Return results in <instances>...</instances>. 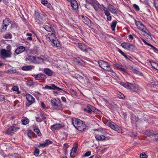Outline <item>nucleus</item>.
Returning a JSON list of instances; mask_svg holds the SVG:
<instances>
[{
    "label": "nucleus",
    "mask_w": 158,
    "mask_h": 158,
    "mask_svg": "<svg viewBox=\"0 0 158 158\" xmlns=\"http://www.w3.org/2000/svg\"><path fill=\"white\" fill-rule=\"evenodd\" d=\"M72 123L74 127L78 130L82 131L85 128V125L80 119L73 118H72Z\"/></svg>",
    "instance_id": "nucleus-1"
},
{
    "label": "nucleus",
    "mask_w": 158,
    "mask_h": 158,
    "mask_svg": "<svg viewBox=\"0 0 158 158\" xmlns=\"http://www.w3.org/2000/svg\"><path fill=\"white\" fill-rule=\"evenodd\" d=\"M25 60L30 63L39 64L43 62V60L39 57L28 55L26 57Z\"/></svg>",
    "instance_id": "nucleus-2"
},
{
    "label": "nucleus",
    "mask_w": 158,
    "mask_h": 158,
    "mask_svg": "<svg viewBox=\"0 0 158 158\" xmlns=\"http://www.w3.org/2000/svg\"><path fill=\"white\" fill-rule=\"evenodd\" d=\"M121 84L125 88L131 89L134 92H137L139 89V86L135 84H132L129 82L125 83L121 82Z\"/></svg>",
    "instance_id": "nucleus-3"
},
{
    "label": "nucleus",
    "mask_w": 158,
    "mask_h": 158,
    "mask_svg": "<svg viewBox=\"0 0 158 158\" xmlns=\"http://www.w3.org/2000/svg\"><path fill=\"white\" fill-rule=\"evenodd\" d=\"M98 64L99 66L103 69L110 72L112 70L108 63L105 61L99 60L98 61Z\"/></svg>",
    "instance_id": "nucleus-4"
},
{
    "label": "nucleus",
    "mask_w": 158,
    "mask_h": 158,
    "mask_svg": "<svg viewBox=\"0 0 158 158\" xmlns=\"http://www.w3.org/2000/svg\"><path fill=\"white\" fill-rule=\"evenodd\" d=\"M49 36L48 37V39L54 44V45L56 46L57 47H59V42L58 41V39L55 37L54 34L50 33H49Z\"/></svg>",
    "instance_id": "nucleus-5"
},
{
    "label": "nucleus",
    "mask_w": 158,
    "mask_h": 158,
    "mask_svg": "<svg viewBox=\"0 0 158 158\" xmlns=\"http://www.w3.org/2000/svg\"><path fill=\"white\" fill-rule=\"evenodd\" d=\"M135 23L139 29L143 32H145L147 33V32H148V30L142 22L139 21H136Z\"/></svg>",
    "instance_id": "nucleus-6"
},
{
    "label": "nucleus",
    "mask_w": 158,
    "mask_h": 158,
    "mask_svg": "<svg viewBox=\"0 0 158 158\" xmlns=\"http://www.w3.org/2000/svg\"><path fill=\"white\" fill-rule=\"evenodd\" d=\"M52 106L55 109H57L59 107V99L58 98H53L51 101Z\"/></svg>",
    "instance_id": "nucleus-7"
},
{
    "label": "nucleus",
    "mask_w": 158,
    "mask_h": 158,
    "mask_svg": "<svg viewBox=\"0 0 158 158\" xmlns=\"http://www.w3.org/2000/svg\"><path fill=\"white\" fill-rule=\"evenodd\" d=\"M11 53H9L5 49H2L1 51V55L3 58L11 57Z\"/></svg>",
    "instance_id": "nucleus-8"
},
{
    "label": "nucleus",
    "mask_w": 158,
    "mask_h": 158,
    "mask_svg": "<svg viewBox=\"0 0 158 158\" xmlns=\"http://www.w3.org/2000/svg\"><path fill=\"white\" fill-rule=\"evenodd\" d=\"M78 44L79 49L83 52H87L89 49V47L84 44L78 43Z\"/></svg>",
    "instance_id": "nucleus-9"
},
{
    "label": "nucleus",
    "mask_w": 158,
    "mask_h": 158,
    "mask_svg": "<svg viewBox=\"0 0 158 158\" xmlns=\"http://www.w3.org/2000/svg\"><path fill=\"white\" fill-rule=\"evenodd\" d=\"M82 18L83 21L85 24L89 27L91 26V21L88 18L84 15H82Z\"/></svg>",
    "instance_id": "nucleus-10"
},
{
    "label": "nucleus",
    "mask_w": 158,
    "mask_h": 158,
    "mask_svg": "<svg viewBox=\"0 0 158 158\" xmlns=\"http://www.w3.org/2000/svg\"><path fill=\"white\" fill-rule=\"evenodd\" d=\"M87 108L88 109V113H91L92 112H94L95 113H97L98 111V110L96 109L93 106L89 104H88L87 105Z\"/></svg>",
    "instance_id": "nucleus-11"
},
{
    "label": "nucleus",
    "mask_w": 158,
    "mask_h": 158,
    "mask_svg": "<svg viewBox=\"0 0 158 158\" xmlns=\"http://www.w3.org/2000/svg\"><path fill=\"white\" fill-rule=\"evenodd\" d=\"M103 9L105 15L106 16L107 20L109 21H111L112 19V17L110 14L107 8L104 7Z\"/></svg>",
    "instance_id": "nucleus-12"
},
{
    "label": "nucleus",
    "mask_w": 158,
    "mask_h": 158,
    "mask_svg": "<svg viewBox=\"0 0 158 158\" xmlns=\"http://www.w3.org/2000/svg\"><path fill=\"white\" fill-rule=\"evenodd\" d=\"M26 99L30 103V104H31L35 102V98L31 94H27L26 95Z\"/></svg>",
    "instance_id": "nucleus-13"
},
{
    "label": "nucleus",
    "mask_w": 158,
    "mask_h": 158,
    "mask_svg": "<svg viewBox=\"0 0 158 158\" xmlns=\"http://www.w3.org/2000/svg\"><path fill=\"white\" fill-rule=\"evenodd\" d=\"M18 130L17 128L13 127H9L6 131L7 134L9 135H12L13 133L16 132Z\"/></svg>",
    "instance_id": "nucleus-14"
},
{
    "label": "nucleus",
    "mask_w": 158,
    "mask_h": 158,
    "mask_svg": "<svg viewBox=\"0 0 158 158\" xmlns=\"http://www.w3.org/2000/svg\"><path fill=\"white\" fill-rule=\"evenodd\" d=\"M25 50V48L23 46H20L18 47L15 51V52L16 54H20Z\"/></svg>",
    "instance_id": "nucleus-15"
},
{
    "label": "nucleus",
    "mask_w": 158,
    "mask_h": 158,
    "mask_svg": "<svg viewBox=\"0 0 158 158\" xmlns=\"http://www.w3.org/2000/svg\"><path fill=\"white\" fill-rule=\"evenodd\" d=\"M75 61L76 63L78 65H84L85 64V62L84 60L78 57L75 59Z\"/></svg>",
    "instance_id": "nucleus-16"
},
{
    "label": "nucleus",
    "mask_w": 158,
    "mask_h": 158,
    "mask_svg": "<svg viewBox=\"0 0 158 158\" xmlns=\"http://www.w3.org/2000/svg\"><path fill=\"white\" fill-rule=\"evenodd\" d=\"M44 88L50 90H59V87H57L54 84H52L51 86H49L48 85H46Z\"/></svg>",
    "instance_id": "nucleus-17"
},
{
    "label": "nucleus",
    "mask_w": 158,
    "mask_h": 158,
    "mask_svg": "<svg viewBox=\"0 0 158 158\" xmlns=\"http://www.w3.org/2000/svg\"><path fill=\"white\" fill-rule=\"evenodd\" d=\"M44 73L48 76H52L53 73V72L49 68H45L44 70Z\"/></svg>",
    "instance_id": "nucleus-18"
},
{
    "label": "nucleus",
    "mask_w": 158,
    "mask_h": 158,
    "mask_svg": "<svg viewBox=\"0 0 158 158\" xmlns=\"http://www.w3.org/2000/svg\"><path fill=\"white\" fill-rule=\"evenodd\" d=\"M34 68V66L32 65H27L22 67V69L23 71H27L32 70Z\"/></svg>",
    "instance_id": "nucleus-19"
},
{
    "label": "nucleus",
    "mask_w": 158,
    "mask_h": 158,
    "mask_svg": "<svg viewBox=\"0 0 158 158\" xmlns=\"http://www.w3.org/2000/svg\"><path fill=\"white\" fill-rule=\"evenodd\" d=\"M108 126L111 128L115 131H117L118 130V126L114 123L111 122L108 124Z\"/></svg>",
    "instance_id": "nucleus-20"
},
{
    "label": "nucleus",
    "mask_w": 158,
    "mask_h": 158,
    "mask_svg": "<svg viewBox=\"0 0 158 158\" xmlns=\"http://www.w3.org/2000/svg\"><path fill=\"white\" fill-rule=\"evenodd\" d=\"M109 11L113 14L116 13V8L113 6L111 5H109L107 9Z\"/></svg>",
    "instance_id": "nucleus-21"
},
{
    "label": "nucleus",
    "mask_w": 158,
    "mask_h": 158,
    "mask_svg": "<svg viewBox=\"0 0 158 158\" xmlns=\"http://www.w3.org/2000/svg\"><path fill=\"white\" fill-rule=\"evenodd\" d=\"M44 28L47 31L49 32H53L54 31V28L52 27L51 26L48 25H44L43 26Z\"/></svg>",
    "instance_id": "nucleus-22"
},
{
    "label": "nucleus",
    "mask_w": 158,
    "mask_h": 158,
    "mask_svg": "<svg viewBox=\"0 0 158 158\" xmlns=\"http://www.w3.org/2000/svg\"><path fill=\"white\" fill-rule=\"evenodd\" d=\"M71 6L74 10H76L78 7V5L77 1L75 0H73L70 2Z\"/></svg>",
    "instance_id": "nucleus-23"
},
{
    "label": "nucleus",
    "mask_w": 158,
    "mask_h": 158,
    "mask_svg": "<svg viewBox=\"0 0 158 158\" xmlns=\"http://www.w3.org/2000/svg\"><path fill=\"white\" fill-rule=\"evenodd\" d=\"M92 5L95 10L96 11H98L100 9V4L97 2H94L92 3Z\"/></svg>",
    "instance_id": "nucleus-24"
},
{
    "label": "nucleus",
    "mask_w": 158,
    "mask_h": 158,
    "mask_svg": "<svg viewBox=\"0 0 158 158\" xmlns=\"http://www.w3.org/2000/svg\"><path fill=\"white\" fill-rule=\"evenodd\" d=\"M95 138L97 140L103 141L105 139L106 137L103 135H97L95 136Z\"/></svg>",
    "instance_id": "nucleus-25"
},
{
    "label": "nucleus",
    "mask_w": 158,
    "mask_h": 158,
    "mask_svg": "<svg viewBox=\"0 0 158 158\" xmlns=\"http://www.w3.org/2000/svg\"><path fill=\"white\" fill-rule=\"evenodd\" d=\"M59 128V124H56L51 126V129L53 131L57 130Z\"/></svg>",
    "instance_id": "nucleus-26"
},
{
    "label": "nucleus",
    "mask_w": 158,
    "mask_h": 158,
    "mask_svg": "<svg viewBox=\"0 0 158 158\" xmlns=\"http://www.w3.org/2000/svg\"><path fill=\"white\" fill-rule=\"evenodd\" d=\"M129 43L127 42H124L121 44V46L124 49H128Z\"/></svg>",
    "instance_id": "nucleus-27"
},
{
    "label": "nucleus",
    "mask_w": 158,
    "mask_h": 158,
    "mask_svg": "<svg viewBox=\"0 0 158 158\" xmlns=\"http://www.w3.org/2000/svg\"><path fill=\"white\" fill-rule=\"evenodd\" d=\"M117 23V21L115 20L113 21L111 26V29L113 31H114Z\"/></svg>",
    "instance_id": "nucleus-28"
},
{
    "label": "nucleus",
    "mask_w": 158,
    "mask_h": 158,
    "mask_svg": "<svg viewBox=\"0 0 158 158\" xmlns=\"http://www.w3.org/2000/svg\"><path fill=\"white\" fill-rule=\"evenodd\" d=\"M115 67L117 69L122 71L123 72H125V69L123 68L122 65L117 64L115 65Z\"/></svg>",
    "instance_id": "nucleus-29"
},
{
    "label": "nucleus",
    "mask_w": 158,
    "mask_h": 158,
    "mask_svg": "<svg viewBox=\"0 0 158 158\" xmlns=\"http://www.w3.org/2000/svg\"><path fill=\"white\" fill-rule=\"evenodd\" d=\"M3 38L7 39H11L12 38V35L10 32L7 33L3 35Z\"/></svg>",
    "instance_id": "nucleus-30"
},
{
    "label": "nucleus",
    "mask_w": 158,
    "mask_h": 158,
    "mask_svg": "<svg viewBox=\"0 0 158 158\" xmlns=\"http://www.w3.org/2000/svg\"><path fill=\"white\" fill-rule=\"evenodd\" d=\"M129 46L128 49L129 50L132 51L135 50H136V48L133 45L129 43Z\"/></svg>",
    "instance_id": "nucleus-31"
},
{
    "label": "nucleus",
    "mask_w": 158,
    "mask_h": 158,
    "mask_svg": "<svg viewBox=\"0 0 158 158\" xmlns=\"http://www.w3.org/2000/svg\"><path fill=\"white\" fill-rule=\"evenodd\" d=\"M3 24L8 25L10 24L11 22L10 19H9L7 18L3 20Z\"/></svg>",
    "instance_id": "nucleus-32"
},
{
    "label": "nucleus",
    "mask_w": 158,
    "mask_h": 158,
    "mask_svg": "<svg viewBox=\"0 0 158 158\" xmlns=\"http://www.w3.org/2000/svg\"><path fill=\"white\" fill-rule=\"evenodd\" d=\"M152 67L158 71V64L157 63L154 62H152L151 63Z\"/></svg>",
    "instance_id": "nucleus-33"
},
{
    "label": "nucleus",
    "mask_w": 158,
    "mask_h": 158,
    "mask_svg": "<svg viewBox=\"0 0 158 158\" xmlns=\"http://www.w3.org/2000/svg\"><path fill=\"white\" fill-rule=\"evenodd\" d=\"M21 122L23 124L26 125L29 122V120L28 118L22 119L21 120Z\"/></svg>",
    "instance_id": "nucleus-34"
},
{
    "label": "nucleus",
    "mask_w": 158,
    "mask_h": 158,
    "mask_svg": "<svg viewBox=\"0 0 158 158\" xmlns=\"http://www.w3.org/2000/svg\"><path fill=\"white\" fill-rule=\"evenodd\" d=\"M75 77L79 81H83V77L78 74L76 75Z\"/></svg>",
    "instance_id": "nucleus-35"
},
{
    "label": "nucleus",
    "mask_w": 158,
    "mask_h": 158,
    "mask_svg": "<svg viewBox=\"0 0 158 158\" xmlns=\"http://www.w3.org/2000/svg\"><path fill=\"white\" fill-rule=\"evenodd\" d=\"M34 131L39 136H40L41 135V134L40 132V130L38 128L34 127Z\"/></svg>",
    "instance_id": "nucleus-36"
},
{
    "label": "nucleus",
    "mask_w": 158,
    "mask_h": 158,
    "mask_svg": "<svg viewBox=\"0 0 158 158\" xmlns=\"http://www.w3.org/2000/svg\"><path fill=\"white\" fill-rule=\"evenodd\" d=\"M32 76L36 80H41L40 73L37 74H33Z\"/></svg>",
    "instance_id": "nucleus-37"
},
{
    "label": "nucleus",
    "mask_w": 158,
    "mask_h": 158,
    "mask_svg": "<svg viewBox=\"0 0 158 158\" xmlns=\"http://www.w3.org/2000/svg\"><path fill=\"white\" fill-rule=\"evenodd\" d=\"M69 146L67 143H64V146L63 147V149L64 152L65 154L67 152V149L69 148Z\"/></svg>",
    "instance_id": "nucleus-38"
},
{
    "label": "nucleus",
    "mask_w": 158,
    "mask_h": 158,
    "mask_svg": "<svg viewBox=\"0 0 158 158\" xmlns=\"http://www.w3.org/2000/svg\"><path fill=\"white\" fill-rule=\"evenodd\" d=\"M39 150L37 148H35V150L34 152V154L35 156H38L39 153Z\"/></svg>",
    "instance_id": "nucleus-39"
},
{
    "label": "nucleus",
    "mask_w": 158,
    "mask_h": 158,
    "mask_svg": "<svg viewBox=\"0 0 158 158\" xmlns=\"http://www.w3.org/2000/svg\"><path fill=\"white\" fill-rule=\"evenodd\" d=\"M143 33H145L146 34L145 35V36H147V39H149L152 38L151 36L150 35V32L148 30V32H147V33L145 32H143Z\"/></svg>",
    "instance_id": "nucleus-40"
},
{
    "label": "nucleus",
    "mask_w": 158,
    "mask_h": 158,
    "mask_svg": "<svg viewBox=\"0 0 158 158\" xmlns=\"http://www.w3.org/2000/svg\"><path fill=\"white\" fill-rule=\"evenodd\" d=\"M148 156L144 152L141 153L140 155V158H147Z\"/></svg>",
    "instance_id": "nucleus-41"
},
{
    "label": "nucleus",
    "mask_w": 158,
    "mask_h": 158,
    "mask_svg": "<svg viewBox=\"0 0 158 158\" xmlns=\"http://www.w3.org/2000/svg\"><path fill=\"white\" fill-rule=\"evenodd\" d=\"M40 116L42 118V119L44 120L46 118L47 115L44 113H41L40 114Z\"/></svg>",
    "instance_id": "nucleus-42"
},
{
    "label": "nucleus",
    "mask_w": 158,
    "mask_h": 158,
    "mask_svg": "<svg viewBox=\"0 0 158 158\" xmlns=\"http://www.w3.org/2000/svg\"><path fill=\"white\" fill-rule=\"evenodd\" d=\"M11 46L10 45H9L7 46L6 48V51L9 52V53H11Z\"/></svg>",
    "instance_id": "nucleus-43"
},
{
    "label": "nucleus",
    "mask_w": 158,
    "mask_h": 158,
    "mask_svg": "<svg viewBox=\"0 0 158 158\" xmlns=\"http://www.w3.org/2000/svg\"><path fill=\"white\" fill-rule=\"evenodd\" d=\"M40 76L41 80H45L46 78V77L44 74L40 73Z\"/></svg>",
    "instance_id": "nucleus-44"
},
{
    "label": "nucleus",
    "mask_w": 158,
    "mask_h": 158,
    "mask_svg": "<svg viewBox=\"0 0 158 158\" xmlns=\"http://www.w3.org/2000/svg\"><path fill=\"white\" fill-rule=\"evenodd\" d=\"M91 153V152L90 151H88L86 152L85 154L84 155V157H87L89 156Z\"/></svg>",
    "instance_id": "nucleus-45"
},
{
    "label": "nucleus",
    "mask_w": 158,
    "mask_h": 158,
    "mask_svg": "<svg viewBox=\"0 0 158 158\" xmlns=\"http://www.w3.org/2000/svg\"><path fill=\"white\" fill-rule=\"evenodd\" d=\"M77 145H76V146L74 147L72 149L71 152H73L74 153H75L76 152V151L77 150Z\"/></svg>",
    "instance_id": "nucleus-46"
},
{
    "label": "nucleus",
    "mask_w": 158,
    "mask_h": 158,
    "mask_svg": "<svg viewBox=\"0 0 158 158\" xmlns=\"http://www.w3.org/2000/svg\"><path fill=\"white\" fill-rule=\"evenodd\" d=\"M12 89L14 91H17L19 90V88L18 86H15L12 88Z\"/></svg>",
    "instance_id": "nucleus-47"
},
{
    "label": "nucleus",
    "mask_w": 158,
    "mask_h": 158,
    "mask_svg": "<svg viewBox=\"0 0 158 158\" xmlns=\"http://www.w3.org/2000/svg\"><path fill=\"white\" fill-rule=\"evenodd\" d=\"M133 7L137 11H139V7L136 4H134L133 5Z\"/></svg>",
    "instance_id": "nucleus-48"
},
{
    "label": "nucleus",
    "mask_w": 158,
    "mask_h": 158,
    "mask_svg": "<svg viewBox=\"0 0 158 158\" xmlns=\"http://www.w3.org/2000/svg\"><path fill=\"white\" fill-rule=\"evenodd\" d=\"M5 100V97L2 95H0V100L1 101H3Z\"/></svg>",
    "instance_id": "nucleus-49"
},
{
    "label": "nucleus",
    "mask_w": 158,
    "mask_h": 158,
    "mask_svg": "<svg viewBox=\"0 0 158 158\" xmlns=\"http://www.w3.org/2000/svg\"><path fill=\"white\" fill-rule=\"evenodd\" d=\"M150 86L152 87V88H155V87H156V84H155V83L154 82H151L150 83Z\"/></svg>",
    "instance_id": "nucleus-50"
},
{
    "label": "nucleus",
    "mask_w": 158,
    "mask_h": 158,
    "mask_svg": "<svg viewBox=\"0 0 158 158\" xmlns=\"http://www.w3.org/2000/svg\"><path fill=\"white\" fill-rule=\"evenodd\" d=\"M41 2L44 5H46L48 4V1L45 0H41Z\"/></svg>",
    "instance_id": "nucleus-51"
},
{
    "label": "nucleus",
    "mask_w": 158,
    "mask_h": 158,
    "mask_svg": "<svg viewBox=\"0 0 158 158\" xmlns=\"http://www.w3.org/2000/svg\"><path fill=\"white\" fill-rule=\"evenodd\" d=\"M36 121L40 123L42 121L40 118V117H36Z\"/></svg>",
    "instance_id": "nucleus-52"
},
{
    "label": "nucleus",
    "mask_w": 158,
    "mask_h": 158,
    "mask_svg": "<svg viewBox=\"0 0 158 158\" xmlns=\"http://www.w3.org/2000/svg\"><path fill=\"white\" fill-rule=\"evenodd\" d=\"M41 107L43 108H44V109H45L46 108V106L45 105V104H44V102H41Z\"/></svg>",
    "instance_id": "nucleus-53"
},
{
    "label": "nucleus",
    "mask_w": 158,
    "mask_h": 158,
    "mask_svg": "<svg viewBox=\"0 0 158 158\" xmlns=\"http://www.w3.org/2000/svg\"><path fill=\"white\" fill-rule=\"evenodd\" d=\"M27 135L29 137H30L31 138L33 137L32 134L31 132L28 133Z\"/></svg>",
    "instance_id": "nucleus-54"
},
{
    "label": "nucleus",
    "mask_w": 158,
    "mask_h": 158,
    "mask_svg": "<svg viewBox=\"0 0 158 158\" xmlns=\"http://www.w3.org/2000/svg\"><path fill=\"white\" fill-rule=\"evenodd\" d=\"M62 128L64 129H65V127L64 123L60 124V129Z\"/></svg>",
    "instance_id": "nucleus-55"
},
{
    "label": "nucleus",
    "mask_w": 158,
    "mask_h": 158,
    "mask_svg": "<svg viewBox=\"0 0 158 158\" xmlns=\"http://www.w3.org/2000/svg\"><path fill=\"white\" fill-rule=\"evenodd\" d=\"M46 143H47L48 146L49 144H52V141H50L49 139H47L46 140Z\"/></svg>",
    "instance_id": "nucleus-56"
},
{
    "label": "nucleus",
    "mask_w": 158,
    "mask_h": 158,
    "mask_svg": "<svg viewBox=\"0 0 158 158\" xmlns=\"http://www.w3.org/2000/svg\"><path fill=\"white\" fill-rule=\"evenodd\" d=\"M40 146L45 147L48 146V144L47 143H41V144H40Z\"/></svg>",
    "instance_id": "nucleus-57"
},
{
    "label": "nucleus",
    "mask_w": 158,
    "mask_h": 158,
    "mask_svg": "<svg viewBox=\"0 0 158 158\" xmlns=\"http://www.w3.org/2000/svg\"><path fill=\"white\" fill-rule=\"evenodd\" d=\"M34 85V83L32 81L29 82L27 83V85L30 86H31Z\"/></svg>",
    "instance_id": "nucleus-58"
},
{
    "label": "nucleus",
    "mask_w": 158,
    "mask_h": 158,
    "mask_svg": "<svg viewBox=\"0 0 158 158\" xmlns=\"http://www.w3.org/2000/svg\"><path fill=\"white\" fill-rule=\"evenodd\" d=\"M62 100L64 102H66V99L64 97H62L61 98Z\"/></svg>",
    "instance_id": "nucleus-59"
},
{
    "label": "nucleus",
    "mask_w": 158,
    "mask_h": 158,
    "mask_svg": "<svg viewBox=\"0 0 158 158\" xmlns=\"http://www.w3.org/2000/svg\"><path fill=\"white\" fill-rule=\"evenodd\" d=\"M118 52L121 54L123 56L124 55V53L120 49H118Z\"/></svg>",
    "instance_id": "nucleus-60"
},
{
    "label": "nucleus",
    "mask_w": 158,
    "mask_h": 158,
    "mask_svg": "<svg viewBox=\"0 0 158 158\" xmlns=\"http://www.w3.org/2000/svg\"><path fill=\"white\" fill-rule=\"evenodd\" d=\"M155 140L156 141H158V134H155Z\"/></svg>",
    "instance_id": "nucleus-61"
},
{
    "label": "nucleus",
    "mask_w": 158,
    "mask_h": 158,
    "mask_svg": "<svg viewBox=\"0 0 158 158\" xmlns=\"http://www.w3.org/2000/svg\"><path fill=\"white\" fill-rule=\"evenodd\" d=\"M74 153L73 152H71L70 153V156H71V157H75V156L74 154Z\"/></svg>",
    "instance_id": "nucleus-62"
},
{
    "label": "nucleus",
    "mask_w": 158,
    "mask_h": 158,
    "mask_svg": "<svg viewBox=\"0 0 158 158\" xmlns=\"http://www.w3.org/2000/svg\"><path fill=\"white\" fill-rule=\"evenodd\" d=\"M123 56H124V57L127 59H128V60H130L129 59V57L131 58V57H130V56H128L127 55H126L125 54H124V55Z\"/></svg>",
    "instance_id": "nucleus-63"
},
{
    "label": "nucleus",
    "mask_w": 158,
    "mask_h": 158,
    "mask_svg": "<svg viewBox=\"0 0 158 158\" xmlns=\"http://www.w3.org/2000/svg\"><path fill=\"white\" fill-rule=\"evenodd\" d=\"M152 49L153 50L156 52H158V49L157 48L155 47H153V48H152Z\"/></svg>",
    "instance_id": "nucleus-64"
}]
</instances>
